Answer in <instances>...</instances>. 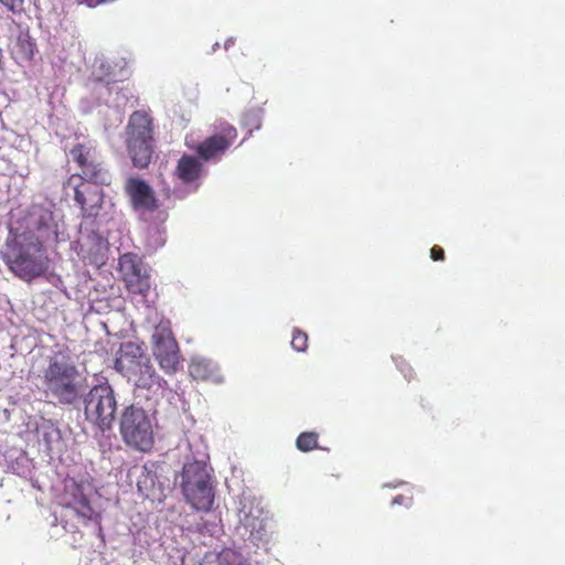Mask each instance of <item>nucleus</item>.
Instances as JSON below:
<instances>
[{
  "instance_id": "f257e3e1",
  "label": "nucleus",
  "mask_w": 565,
  "mask_h": 565,
  "mask_svg": "<svg viewBox=\"0 0 565 565\" xmlns=\"http://www.w3.org/2000/svg\"><path fill=\"white\" fill-rule=\"evenodd\" d=\"M42 382L45 394L60 404L74 405L82 397L83 376L68 353L57 351L49 356Z\"/></svg>"
},
{
  "instance_id": "f03ea898",
  "label": "nucleus",
  "mask_w": 565,
  "mask_h": 565,
  "mask_svg": "<svg viewBox=\"0 0 565 565\" xmlns=\"http://www.w3.org/2000/svg\"><path fill=\"white\" fill-rule=\"evenodd\" d=\"M115 370L136 388L145 390L150 395L163 396L168 390L167 381L157 373L150 359L137 343L125 342L120 345Z\"/></svg>"
},
{
  "instance_id": "7ed1b4c3",
  "label": "nucleus",
  "mask_w": 565,
  "mask_h": 565,
  "mask_svg": "<svg viewBox=\"0 0 565 565\" xmlns=\"http://www.w3.org/2000/svg\"><path fill=\"white\" fill-rule=\"evenodd\" d=\"M2 259L10 271L28 282L45 275L51 263L42 243L26 236L8 243Z\"/></svg>"
},
{
  "instance_id": "20e7f679",
  "label": "nucleus",
  "mask_w": 565,
  "mask_h": 565,
  "mask_svg": "<svg viewBox=\"0 0 565 565\" xmlns=\"http://www.w3.org/2000/svg\"><path fill=\"white\" fill-rule=\"evenodd\" d=\"M126 146L135 168L149 167L154 152V125L149 113L136 110L129 116Z\"/></svg>"
},
{
  "instance_id": "39448f33",
  "label": "nucleus",
  "mask_w": 565,
  "mask_h": 565,
  "mask_svg": "<svg viewBox=\"0 0 565 565\" xmlns=\"http://www.w3.org/2000/svg\"><path fill=\"white\" fill-rule=\"evenodd\" d=\"M181 490L185 502L192 509L204 512L212 509L215 492L212 484V476L205 461L194 460L183 466Z\"/></svg>"
},
{
  "instance_id": "423d86ee",
  "label": "nucleus",
  "mask_w": 565,
  "mask_h": 565,
  "mask_svg": "<svg viewBox=\"0 0 565 565\" xmlns=\"http://www.w3.org/2000/svg\"><path fill=\"white\" fill-rule=\"evenodd\" d=\"M68 154L78 171L67 179L66 185H72L76 180L93 181L98 185L111 184L113 174L94 142L90 140L76 142L68 150Z\"/></svg>"
},
{
  "instance_id": "0eeeda50",
  "label": "nucleus",
  "mask_w": 565,
  "mask_h": 565,
  "mask_svg": "<svg viewBox=\"0 0 565 565\" xmlns=\"http://www.w3.org/2000/svg\"><path fill=\"white\" fill-rule=\"evenodd\" d=\"M85 419L105 431L111 428L117 411L115 392L108 383L94 385L84 396Z\"/></svg>"
},
{
  "instance_id": "6e6552de",
  "label": "nucleus",
  "mask_w": 565,
  "mask_h": 565,
  "mask_svg": "<svg viewBox=\"0 0 565 565\" xmlns=\"http://www.w3.org/2000/svg\"><path fill=\"white\" fill-rule=\"evenodd\" d=\"M150 344L160 369L167 374H174L181 362V353L170 320L161 319L154 326Z\"/></svg>"
},
{
  "instance_id": "1a4fd4ad",
  "label": "nucleus",
  "mask_w": 565,
  "mask_h": 565,
  "mask_svg": "<svg viewBox=\"0 0 565 565\" xmlns=\"http://www.w3.org/2000/svg\"><path fill=\"white\" fill-rule=\"evenodd\" d=\"M120 433L125 443L138 450L147 451L153 445L151 419L141 407H126L120 419Z\"/></svg>"
},
{
  "instance_id": "9d476101",
  "label": "nucleus",
  "mask_w": 565,
  "mask_h": 565,
  "mask_svg": "<svg viewBox=\"0 0 565 565\" xmlns=\"http://www.w3.org/2000/svg\"><path fill=\"white\" fill-rule=\"evenodd\" d=\"M24 223L25 231L18 235L19 238L32 237L33 242H41L44 246L46 242L57 236V224L53 212L41 205L32 206L28 211Z\"/></svg>"
},
{
  "instance_id": "9b49d317",
  "label": "nucleus",
  "mask_w": 565,
  "mask_h": 565,
  "mask_svg": "<svg viewBox=\"0 0 565 565\" xmlns=\"http://www.w3.org/2000/svg\"><path fill=\"white\" fill-rule=\"evenodd\" d=\"M118 270L130 294L146 297L150 290V276L143 269L141 258L134 253H126L118 259Z\"/></svg>"
},
{
  "instance_id": "f8f14e48",
  "label": "nucleus",
  "mask_w": 565,
  "mask_h": 565,
  "mask_svg": "<svg viewBox=\"0 0 565 565\" xmlns=\"http://www.w3.org/2000/svg\"><path fill=\"white\" fill-rule=\"evenodd\" d=\"M237 130L234 126L225 122L220 130L200 142L195 151L203 161H218L237 139Z\"/></svg>"
},
{
  "instance_id": "ddd939ff",
  "label": "nucleus",
  "mask_w": 565,
  "mask_h": 565,
  "mask_svg": "<svg viewBox=\"0 0 565 565\" xmlns=\"http://www.w3.org/2000/svg\"><path fill=\"white\" fill-rule=\"evenodd\" d=\"M71 186L74 189V201L81 207L83 217H96L104 204L105 193L93 181L76 180Z\"/></svg>"
},
{
  "instance_id": "4468645a",
  "label": "nucleus",
  "mask_w": 565,
  "mask_h": 565,
  "mask_svg": "<svg viewBox=\"0 0 565 565\" xmlns=\"http://www.w3.org/2000/svg\"><path fill=\"white\" fill-rule=\"evenodd\" d=\"M124 190L135 211L153 212L159 207L154 191L145 180L136 177L128 178Z\"/></svg>"
},
{
  "instance_id": "2eb2a0df",
  "label": "nucleus",
  "mask_w": 565,
  "mask_h": 565,
  "mask_svg": "<svg viewBox=\"0 0 565 565\" xmlns=\"http://www.w3.org/2000/svg\"><path fill=\"white\" fill-rule=\"evenodd\" d=\"M200 157L183 154L177 163L174 174L183 184H194L199 186L200 180L205 174V170Z\"/></svg>"
},
{
  "instance_id": "dca6fc26",
  "label": "nucleus",
  "mask_w": 565,
  "mask_h": 565,
  "mask_svg": "<svg viewBox=\"0 0 565 565\" xmlns=\"http://www.w3.org/2000/svg\"><path fill=\"white\" fill-rule=\"evenodd\" d=\"M9 50L11 57L18 64L22 65L33 58L36 43L30 35L29 30H20L18 34L10 40Z\"/></svg>"
},
{
  "instance_id": "f3484780",
  "label": "nucleus",
  "mask_w": 565,
  "mask_h": 565,
  "mask_svg": "<svg viewBox=\"0 0 565 565\" xmlns=\"http://www.w3.org/2000/svg\"><path fill=\"white\" fill-rule=\"evenodd\" d=\"M66 508L72 509L78 518L86 524L88 521L100 522V514L94 510L89 499L79 486H76L72 499L66 503Z\"/></svg>"
},
{
  "instance_id": "a211bd4d",
  "label": "nucleus",
  "mask_w": 565,
  "mask_h": 565,
  "mask_svg": "<svg viewBox=\"0 0 565 565\" xmlns=\"http://www.w3.org/2000/svg\"><path fill=\"white\" fill-rule=\"evenodd\" d=\"M189 373L196 381H216V365L205 359L192 360L189 364Z\"/></svg>"
},
{
  "instance_id": "6ab92c4d",
  "label": "nucleus",
  "mask_w": 565,
  "mask_h": 565,
  "mask_svg": "<svg viewBox=\"0 0 565 565\" xmlns=\"http://www.w3.org/2000/svg\"><path fill=\"white\" fill-rule=\"evenodd\" d=\"M319 435L315 431H303L296 439V447L302 452L319 448Z\"/></svg>"
},
{
  "instance_id": "aec40b11",
  "label": "nucleus",
  "mask_w": 565,
  "mask_h": 565,
  "mask_svg": "<svg viewBox=\"0 0 565 565\" xmlns=\"http://www.w3.org/2000/svg\"><path fill=\"white\" fill-rule=\"evenodd\" d=\"M216 565H250L241 554L231 548H224L217 554Z\"/></svg>"
},
{
  "instance_id": "412c9836",
  "label": "nucleus",
  "mask_w": 565,
  "mask_h": 565,
  "mask_svg": "<svg viewBox=\"0 0 565 565\" xmlns=\"http://www.w3.org/2000/svg\"><path fill=\"white\" fill-rule=\"evenodd\" d=\"M391 501L395 505L411 507L413 503V487L405 484L401 492L391 493Z\"/></svg>"
},
{
  "instance_id": "4be33fe9",
  "label": "nucleus",
  "mask_w": 565,
  "mask_h": 565,
  "mask_svg": "<svg viewBox=\"0 0 565 565\" xmlns=\"http://www.w3.org/2000/svg\"><path fill=\"white\" fill-rule=\"evenodd\" d=\"M291 347L298 352H305L308 348L307 333L299 329H295L292 332Z\"/></svg>"
},
{
  "instance_id": "5701e85b",
  "label": "nucleus",
  "mask_w": 565,
  "mask_h": 565,
  "mask_svg": "<svg viewBox=\"0 0 565 565\" xmlns=\"http://www.w3.org/2000/svg\"><path fill=\"white\" fill-rule=\"evenodd\" d=\"M0 2L13 13L23 10L24 0H0Z\"/></svg>"
},
{
  "instance_id": "b1692460",
  "label": "nucleus",
  "mask_w": 565,
  "mask_h": 565,
  "mask_svg": "<svg viewBox=\"0 0 565 565\" xmlns=\"http://www.w3.org/2000/svg\"><path fill=\"white\" fill-rule=\"evenodd\" d=\"M430 258L435 262L437 260H444L445 259V252L444 249L438 246V245H434L431 248H430Z\"/></svg>"
},
{
  "instance_id": "393cba45",
  "label": "nucleus",
  "mask_w": 565,
  "mask_h": 565,
  "mask_svg": "<svg viewBox=\"0 0 565 565\" xmlns=\"http://www.w3.org/2000/svg\"><path fill=\"white\" fill-rule=\"evenodd\" d=\"M390 489L396 490V486H390Z\"/></svg>"
},
{
  "instance_id": "a878e982",
  "label": "nucleus",
  "mask_w": 565,
  "mask_h": 565,
  "mask_svg": "<svg viewBox=\"0 0 565 565\" xmlns=\"http://www.w3.org/2000/svg\"><path fill=\"white\" fill-rule=\"evenodd\" d=\"M390 489L396 490V486H390Z\"/></svg>"
}]
</instances>
